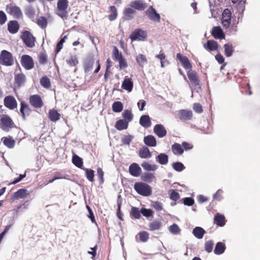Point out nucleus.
Masks as SVG:
<instances>
[{"instance_id": "nucleus-49", "label": "nucleus", "mask_w": 260, "mask_h": 260, "mask_svg": "<svg viewBox=\"0 0 260 260\" xmlns=\"http://www.w3.org/2000/svg\"><path fill=\"white\" fill-rule=\"evenodd\" d=\"M112 110L116 113H119L123 110V106L121 102L117 101L112 104Z\"/></svg>"}, {"instance_id": "nucleus-46", "label": "nucleus", "mask_w": 260, "mask_h": 260, "mask_svg": "<svg viewBox=\"0 0 260 260\" xmlns=\"http://www.w3.org/2000/svg\"><path fill=\"white\" fill-rule=\"evenodd\" d=\"M111 14L108 16V18L110 21L115 20L117 17V10L115 6H110L109 8Z\"/></svg>"}, {"instance_id": "nucleus-15", "label": "nucleus", "mask_w": 260, "mask_h": 260, "mask_svg": "<svg viewBox=\"0 0 260 260\" xmlns=\"http://www.w3.org/2000/svg\"><path fill=\"white\" fill-rule=\"evenodd\" d=\"M187 76L191 84L194 86L200 85V81L199 79L197 72L191 69L187 72Z\"/></svg>"}, {"instance_id": "nucleus-10", "label": "nucleus", "mask_w": 260, "mask_h": 260, "mask_svg": "<svg viewBox=\"0 0 260 260\" xmlns=\"http://www.w3.org/2000/svg\"><path fill=\"white\" fill-rule=\"evenodd\" d=\"M231 12L230 9L224 10L222 14V24L223 27L228 28L230 27L231 22Z\"/></svg>"}, {"instance_id": "nucleus-8", "label": "nucleus", "mask_w": 260, "mask_h": 260, "mask_svg": "<svg viewBox=\"0 0 260 260\" xmlns=\"http://www.w3.org/2000/svg\"><path fill=\"white\" fill-rule=\"evenodd\" d=\"M147 34L145 31L141 29H136L132 32L130 39L132 41H144L147 38Z\"/></svg>"}, {"instance_id": "nucleus-56", "label": "nucleus", "mask_w": 260, "mask_h": 260, "mask_svg": "<svg viewBox=\"0 0 260 260\" xmlns=\"http://www.w3.org/2000/svg\"><path fill=\"white\" fill-rule=\"evenodd\" d=\"M214 246L213 240H208L205 243V250L208 253L212 252Z\"/></svg>"}, {"instance_id": "nucleus-23", "label": "nucleus", "mask_w": 260, "mask_h": 260, "mask_svg": "<svg viewBox=\"0 0 260 260\" xmlns=\"http://www.w3.org/2000/svg\"><path fill=\"white\" fill-rule=\"evenodd\" d=\"M214 223L219 226H223L225 224V218L223 215L216 213L214 217Z\"/></svg>"}, {"instance_id": "nucleus-22", "label": "nucleus", "mask_w": 260, "mask_h": 260, "mask_svg": "<svg viewBox=\"0 0 260 260\" xmlns=\"http://www.w3.org/2000/svg\"><path fill=\"white\" fill-rule=\"evenodd\" d=\"M29 194L28 190L25 188H21L18 189L16 192H14L13 197L15 200L20 199H24Z\"/></svg>"}, {"instance_id": "nucleus-52", "label": "nucleus", "mask_w": 260, "mask_h": 260, "mask_svg": "<svg viewBox=\"0 0 260 260\" xmlns=\"http://www.w3.org/2000/svg\"><path fill=\"white\" fill-rule=\"evenodd\" d=\"M161 226V222L158 220H154L152 221V222L149 223V230L150 231H154L159 230Z\"/></svg>"}, {"instance_id": "nucleus-2", "label": "nucleus", "mask_w": 260, "mask_h": 260, "mask_svg": "<svg viewBox=\"0 0 260 260\" xmlns=\"http://www.w3.org/2000/svg\"><path fill=\"white\" fill-rule=\"evenodd\" d=\"M20 38L26 47L31 48L35 47L36 39L30 31L28 30L21 31Z\"/></svg>"}, {"instance_id": "nucleus-17", "label": "nucleus", "mask_w": 260, "mask_h": 260, "mask_svg": "<svg viewBox=\"0 0 260 260\" xmlns=\"http://www.w3.org/2000/svg\"><path fill=\"white\" fill-rule=\"evenodd\" d=\"M146 13L151 20L156 22L160 21V15L156 12L152 6H150L148 9V10L146 11Z\"/></svg>"}, {"instance_id": "nucleus-36", "label": "nucleus", "mask_w": 260, "mask_h": 260, "mask_svg": "<svg viewBox=\"0 0 260 260\" xmlns=\"http://www.w3.org/2000/svg\"><path fill=\"white\" fill-rule=\"evenodd\" d=\"M128 122L126 121L123 119H120L117 121L115 127L117 129L122 131L127 128L128 125Z\"/></svg>"}, {"instance_id": "nucleus-55", "label": "nucleus", "mask_w": 260, "mask_h": 260, "mask_svg": "<svg viewBox=\"0 0 260 260\" xmlns=\"http://www.w3.org/2000/svg\"><path fill=\"white\" fill-rule=\"evenodd\" d=\"M140 240L142 242H146L149 239V234L146 231H142L138 234Z\"/></svg>"}, {"instance_id": "nucleus-51", "label": "nucleus", "mask_w": 260, "mask_h": 260, "mask_svg": "<svg viewBox=\"0 0 260 260\" xmlns=\"http://www.w3.org/2000/svg\"><path fill=\"white\" fill-rule=\"evenodd\" d=\"M85 172V175L87 179L90 182L94 181V172L91 169L83 168Z\"/></svg>"}, {"instance_id": "nucleus-27", "label": "nucleus", "mask_w": 260, "mask_h": 260, "mask_svg": "<svg viewBox=\"0 0 260 260\" xmlns=\"http://www.w3.org/2000/svg\"><path fill=\"white\" fill-rule=\"evenodd\" d=\"M144 142L148 146L155 147L157 145L155 138L153 135H148L144 138Z\"/></svg>"}, {"instance_id": "nucleus-6", "label": "nucleus", "mask_w": 260, "mask_h": 260, "mask_svg": "<svg viewBox=\"0 0 260 260\" xmlns=\"http://www.w3.org/2000/svg\"><path fill=\"white\" fill-rule=\"evenodd\" d=\"M14 61L13 55L10 52L4 50L0 54V64L5 66H11Z\"/></svg>"}, {"instance_id": "nucleus-26", "label": "nucleus", "mask_w": 260, "mask_h": 260, "mask_svg": "<svg viewBox=\"0 0 260 260\" xmlns=\"http://www.w3.org/2000/svg\"><path fill=\"white\" fill-rule=\"evenodd\" d=\"M94 62L93 57H88L85 59L83 66L84 71L86 73H88L92 70Z\"/></svg>"}, {"instance_id": "nucleus-29", "label": "nucleus", "mask_w": 260, "mask_h": 260, "mask_svg": "<svg viewBox=\"0 0 260 260\" xmlns=\"http://www.w3.org/2000/svg\"><path fill=\"white\" fill-rule=\"evenodd\" d=\"M139 155L142 158H149L151 157L152 154L149 148L144 146L139 150Z\"/></svg>"}, {"instance_id": "nucleus-5", "label": "nucleus", "mask_w": 260, "mask_h": 260, "mask_svg": "<svg viewBox=\"0 0 260 260\" xmlns=\"http://www.w3.org/2000/svg\"><path fill=\"white\" fill-rule=\"evenodd\" d=\"M16 125L12 118L8 115H3L0 119V127L5 131H9L16 127Z\"/></svg>"}, {"instance_id": "nucleus-62", "label": "nucleus", "mask_w": 260, "mask_h": 260, "mask_svg": "<svg viewBox=\"0 0 260 260\" xmlns=\"http://www.w3.org/2000/svg\"><path fill=\"white\" fill-rule=\"evenodd\" d=\"M104 173L102 168H98L97 169V176L100 183H103L104 182Z\"/></svg>"}, {"instance_id": "nucleus-14", "label": "nucleus", "mask_w": 260, "mask_h": 260, "mask_svg": "<svg viewBox=\"0 0 260 260\" xmlns=\"http://www.w3.org/2000/svg\"><path fill=\"white\" fill-rule=\"evenodd\" d=\"M154 133L160 138L167 135V132L165 127L161 124H156L153 127Z\"/></svg>"}, {"instance_id": "nucleus-28", "label": "nucleus", "mask_w": 260, "mask_h": 260, "mask_svg": "<svg viewBox=\"0 0 260 260\" xmlns=\"http://www.w3.org/2000/svg\"><path fill=\"white\" fill-rule=\"evenodd\" d=\"M15 83L18 87L23 85L26 80V77L24 74L20 73L15 76Z\"/></svg>"}, {"instance_id": "nucleus-13", "label": "nucleus", "mask_w": 260, "mask_h": 260, "mask_svg": "<svg viewBox=\"0 0 260 260\" xmlns=\"http://www.w3.org/2000/svg\"><path fill=\"white\" fill-rule=\"evenodd\" d=\"M176 57L185 70H190L192 69V65L186 56H182L180 53H178L176 54Z\"/></svg>"}, {"instance_id": "nucleus-12", "label": "nucleus", "mask_w": 260, "mask_h": 260, "mask_svg": "<svg viewBox=\"0 0 260 260\" xmlns=\"http://www.w3.org/2000/svg\"><path fill=\"white\" fill-rule=\"evenodd\" d=\"M178 118L183 121H186L192 119L193 113L191 110H180L178 113Z\"/></svg>"}, {"instance_id": "nucleus-64", "label": "nucleus", "mask_w": 260, "mask_h": 260, "mask_svg": "<svg viewBox=\"0 0 260 260\" xmlns=\"http://www.w3.org/2000/svg\"><path fill=\"white\" fill-rule=\"evenodd\" d=\"M133 138V137L131 135L126 136L122 139L121 142L123 145H129Z\"/></svg>"}, {"instance_id": "nucleus-33", "label": "nucleus", "mask_w": 260, "mask_h": 260, "mask_svg": "<svg viewBox=\"0 0 260 260\" xmlns=\"http://www.w3.org/2000/svg\"><path fill=\"white\" fill-rule=\"evenodd\" d=\"M226 247L225 244L221 242H218L216 243L215 247L214 250V252L215 254L220 255L222 254L225 250Z\"/></svg>"}, {"instance_id": "nucleus-35", "label": "nucleus", "mask_w": 260, "mask_h": 260, "mask_svg": "<svg viewBox=\"0 0 260 260\" xmlns=\"http://www.w3.org/2000/svg\"><path fill=\"white\" fill-rule=\"evenodd\" d=\"M206 231L201 227L197 226L193 229L192 234L198 239H202Z\"/></svg>"}, {"instance_id": "nucleus-43", "label": "nucleus", "mask_w": 260, "mask_h": 260, "mask_svg": "<svg viewBox=\"0 0 260 260\" xmlns=\"http://www.w3.org/2000/svg\"><path fill=\"white\" fill-rule=\"evenodd\" d=\"M136 13L135 10L133 8H126L123 10V14L127 20L132 19L133 18V15Z\"/></svg>"}, {"instance_id": "nucleus-21", "label": "nucleus", "mask_w": 260, "mask_h": 260, "mask_svg": "<svg viewBox=\"0 0 260 260\" xmlns=\"http://www.w3.org/2000/svg\"><path fill=\"white\" fill-rule=\"evenodd\" d=\"M204 48L207 51L210 52L218 50L219 45L214 40H208L207 43L203 45Z\"/></svg>"}, {"instance_id": "nucleus-39", "label": "nucleus", "mask_w": 260, "mask_h": 260, "mask_svg": "<svg viewBox=\"0 0 260 260\" xmlns=\"http://www.w3.org/2000/svg\"><path fill=\"white\" fill-rule=\"evenodd\" d=\"M172 150L175 155H181L184 152V149L181 145L177 143H175L172 146Z\"/></svg>"}, {"instance_id": "nucleus-34", "label": "nucleus", "mask_w": 260, "mask_h": 260, "mask_svg": "<svg viewBox=\"0 0 260 260\" xmlns=\"http://www.w3.org/2000/svg\"><path fill=\"white\" fill-rule=\"evenodd\" d=\"M156 160L159 164L165 165L168 162L169 157L166 154L161 153L156 157Z\"/></svg>"}, {"instance_id": "nucleus-48", "label": "nucleus", "mask_w": 260, "mask_h": 260, "mask_svg": "<svg viewBox=\"0 0 260 260\" xmlns=\"http://www.w3.org/2000/svg\"><path fill=\"white\" fill-rule=\"evenodd\" d=\"M122 198L120 195H119L118 196L117 202V206H118V209L117 210V216L118 218L121 220H123L122 218V214L121 212V206L122 205Z\"/></svg>"}, {"instance_id": "nucleus-50", "label": "nucleus", "mask_w": 260, "mask_h": 260, "mask_svg": "<svg viewBox=\"0 0 260 260\" xmlns=\"http://www.w3.org/2000/svg\"><path fill=\"white\" fill-rule=\"evenodd\" d=\"M141 210L138 207H133L130 211V215L135 219H139L141 217Z\"/></svg>"}, {"instance_id": "nucleus-63", "label": "nucleus", "mask_w": 260, "mask_h": 260, "mask_svg": "<svg viewBox=\"0 0 260 260\" xmlns=\"http://www.w3.org/2000/svg\"><path fill=\"white\" fill-rule=\"evenodd\" d=\"M170 198L171 200L174 201H177L180 198V195L176 190H172L170 194Z\"/></svg>"}, {"instance_id": "nucleus-54", "label": "nucleus", "mask_w": 260, "mask_h": 260, "mask_svg": "<svg viewBox=\"0 0 260 260\" xmlns=\"http://www.w3.org/2000/svg\"><path fill=\"white\" fill-rule=\"evenodd\" d=\"M112 56L114 60L116 61L123 57L122 53L119 52L118 48L116 46L113 47Z\"/></svg>"}, {"instance_id": "nucleus-53", "label": "nucleus", "mask_w": 260, "mask_h": 260, "mask_svg": "<svg viewBox=\"0 0 260 260\" xmlns=\"http://www.w3.org/2000/svg\"><path fill=\"white\" fill-rule=\"evenodd\" d=\"M122 117H123L124 120L129 122L132 120L133 118V115L131 110H125L122 113Z\"/></svg>"}, {"instance_id": "nucleus-57", "label": "nucleus", "mask_w": 260, "mask_h": 260, "mask_svg": "<svg viewBox=\"0 0 260 260\" xmlns=\"http://www.w3.org/2000/svg\"><path fill=\"white\" fill-rule=\"evenodd\" d=\"M172 167L175 170L178 172H181L185 168L183 164L180 162H176L173 163Z\"/></svg>"}, {"instance_id": "nucleus-3", "label": "nucleus", "mask_w": 260, "mask_h": 260, "mask_svg": "<svg viewBox=\"0 0 260 260\" xmlns=\"http://www.w3.org/2000/svg\"><path fill=\"white\" fill-rule=\"evenodd\" d=\"M134 188L138 194L143 196H149L152 193L151 187L144 182H138L135 183Z\"/></svg>"}, {"instance_id": "nucleus-24", "label": "nucleus", "mask_w": 260, "mask_h": 260, "mask_svg": "<svg viewBox=\"0 0 260 260\" xmlns=\"http://www.w3.org/2000/svg\"><path fill=\"white\" fill-rule=\"evenodd\" d=\"M140 125L145 128H148L151 125V121L148 115H143L141 116L139 120Z\"/></svg>"}, {"instance_id": "nucleus-7", "label": "nucleus", "mask_w": 260, "mask_h": 260, "mask_svg": "<svg viewBox=\"0 0 260 260\" xmlns=\"http://www.w3.org/2000/svg\"><path fill=\"white\" fill-rule=\"evenodd\" d=\"M20 62L25 70H29L34 68L35 63L33 58L28 55H22Z\"/></svg>"}, {"instance_id": "nucleus-11", "label": "nucleus", "mask_w": 260, "mask_h": 260, "mask_svg": "<svg viewBox=\"0 0 260 260\" xmlns=\"http://www.w3.org/2000/svg\"><path fill=\"white\" fill-rule=\"evenodd\" d=\"M4 105L10 110H14L17 107V102L12 95L6 96L4 100Z\"/></svg>"}, {"instance_id": "nucleus-40", "label": "nucleus", "mask_w": 260, "mask_h": 260, "mask_svg": "<svg viewBox=\"0 0 260 260\" xmlns=\"http://www.w3.org/2000/svg\"><path fill=\"white\" fill-rule=\"evenodd\" d=\"M72 162L77 167L82 169L83 162L82 159L76 154H74L72 157Z\"/></svg>"}, {"instance_id": "nucleus-30", "label": "nucleus", "mask_w": 260, "mask_h": 260, "mask_svg": "<svg viewBox=\"0 0 260 260\" xmlns=\"http://www.w3.org/2000/svg\"><path fill=\"white\" fill-rule=\"evenodd\" d=\"M20 111L21 113L23 119H25V113L29 114L31 110L28 105L24 102H21L20 103Z\"/></svg>"}, {"instance_id": "nucleus-19", "label": "nucleus", "mask_w": 260, "mask_h": 260, "mask_svg": "<svg viewBox=\"0 0 260 260\" xmlns=\"http://www.w3.org/2000/svg\"><path fill=\"white\" fill-rule=\"evenodd\" d=\"M129 174L134 177H138L142 172L140 167L137 163H133L128 168Z\"/></svg>"}, {"instance_id": "nucleus-18", "label": "nucleus", "mask_w": 260, "mask_h": 260, "mask_svg": "<svg viewBox=\"0 0 260 260\" xmlns=\"http://www.w3.org/2000/svg\"><path fill=\"white\" fill-rule=\"evenodd\" d=\"M20 28V25L16 20H11L8 23V30L11 34H15L18 32Z\"/></svg>"}, {"instance_id": "nucleus-47", "label": "nucleus", "mask_w": 260, "mask_h": 260, "mask_svg": "<svg viewBox=\"0 0 260 260\" xmlns=\"http://www.w3.org/2000/svg\"><path fill=\"white\" fill-rule=\"evenodd\" d=\"M40 84L44 88L48 89L51 87V82L46 76L42 77L40 79Z\"/></svg>"}, {"instance_id": "nucleus-45", "label": "nucleus", "mask_w": 260, "mask_h": 260, "mask_svg": "<svg viewBox=\"0 0 260 260\" xmlns=\"http://www.w3.org/2000/svg\"><path fill=\"white\" fill-rule=\"evenodd\" d=\"M25 14L28 18H33L36 15V11L32 6H28L25 8Z\"/></svg>"}, {"instance_id": "nucleus-1", "label": "nucleus", "mask_w": 260, "mask_h": 260, "mask_svg": "<svg viewBox=\"0 0 260 260\" xmlns=\"http://www.w3.org/2000/svg\"><path fill=\"white\" fill-rule=\"evenodd\" d=\"M69 2L68 0H58L55 14L63 20L68 18Z\"/></svg>"}, {"instance_id": "nucleus-37", "label": "nucleus", "mask_w": 260, "mask_h": 260, "mask_svg": "<svg viewBox=\"0 0 260 260\" xmlns=\"http://www.w3.org/2000/svg\"><path fill=\"white\" fill-rule=\"evenodd\" d=\"M36 22L42 29H45L48 25L47 19L44 16H40L38 17L37 19Z\"/></svg>"}, {"instance_id": "nucleus-61", "label": "nucleus", "mask_w": 260, "mask_h": 260, "mask_svg": "<svg viewBox=\"0 0 260 260\" xmlns=\"http://www.w3.org/2000/svg\"><path fill=\"white\" fill-rule=\"evenodd\" d=\"M67 63L72 67H75L78 63V60L76 56H71L69 60H67Z\"/></svg>"}, {"instance_id": "nucleus-59", "label": "nucleus", "mask_w": 260, "mask_h": 260, "mask_svg": "<svg viewBox=\"0 0 260 260\" xmlns=\"http://www.w3.org/2000/svg\"><path fill=\"white\" fill-rule=\"evenodd\" d=\"M39 62L44 64L47 62V56L45 52H40L38 56Z\"/></svg>"}, {"instance_id": "nucleus-31", "label": "nucleus", "mask_w": 260, "mask_h": 260, "mask_svg": "<svg viewBox=\"0 0 260 260\" xmlns=\"http://www.w3.org/2000/svg\"><path fill=\"white\" fill-rule=\"evenodd\" d=\"M3 144L9 148H13L15 145V141L12 137H3Z\"/></svg>"}, {"instance_id": "nucleus-4", "label": "nucleus", "mask_w": 260, "mask_h": 260, "mask_svg": "<svg viewBox=\"0 0 260 260\" xmlns=\"http://www.w3.org/2000/svg\"><path fill=\"white\" fill-rule=\"evenodd\" d=\"M6 12L16 19H21L23 18V13L21 9L14 3H10L6 5Z\"/></svg>"}, {"instance_id": "nucleus-42", "label": "nucleus", "mask_w": 260, "mask_h": 260, "mask_svg": "<svg viewBox=\"0 0 260 260\" xmlns=\"http://www.w3.org/2000/svg\"><path fill=\"white\" fill-rule=\"evenodd\" d=\"M136 60L138 64L141 67H143L144 64L147 63L146 57L142 54H139L136 57Z\"/></svg>"}, {"instance_id": "nucleus-38", "label": "nucleus", "mask_w": 260, "mask_h": 260, "mask_svg": "<svg viewBox=\"0 0 260 260\" xmlns=\"http://www.w3.org/2000/svg\"><path fill=\"white\" fill-rule=\"evenodd\" d=\"M154 178V174L149 172L143 173L141 177V179L142 181L148 183L151 182Z\"/></svg>"}, {"instance_id": "nucleus-16", "label": "nucleus", "mask_w": 260, "mask_h": 260, "mask_svg": "<svg viewBox=\"0 0 260 260\" xmlns=\"http://www.w3.org/2000/svg\"><path fill=\"white\" fill-rule=\"evenodd\" d=\"M130 6L134 9L143 11L147 7V4L143 0H136L131 2Z\"/></svg>"}, {"instance_id": "nucleus-9", "label": "nucleus", "mask_w": 260, "mask_h": 260, "mask_svg": "<svg viewBox=\"0 0 260 260\" xmlns=\"http://www.w3.org/2000/svg\"><path fill=\"white\" fill-rule=\"evenodd\" d=\"M29 102L31 106L36 109L41 108L44 105L42 98L39 94L30 95L29 98Z\"/></svg>"}, {"instance_id": "nucleus-32", "label": "nucleus", "mask_w": 260, "mask_h": 260, "mask_svg": "<svg viewBox=\"0 0 260 260\" xmlns=\"http://www.w3.org/2000/svg\"><path fill=\"white\" fill-rule=\"evenodd\" d=\"M60 114L54 109L50 110L48 112V118L53 121L56 122L60 119Z\"/></svg>"}, {"instance_id": "nucleus-20", "label": "nucleus", "mask_w": 260, "mask_h": 260, "mask_svg": "<svg viewBox=\"0 0 260 260\" xmlns=\"http://www.w3.org/2000/svg\"><path fill=\"white\" fill-rule=\"evenodd\" d=\"M211 35L216 39L225 38V35L220 26H214L211 31Z\"/></svg>"}, {"instance_id": "nucleus-41", "label": "nucleus", "mask_w": 260, "mask_h": 260, "mask_svg": "<svg viewBox=\"0 0 260 260\" xmlns=\"http://www.w3.org/2000/svg\"><path fill=\"white\" fill-rule=\"evenodd\" d=\"M141 166L145 170L147 171H154L158 168V167L156 165H151L147 161H144L141 164Z\"/></svg>"}, {"instance_id": "nucleus-60", "label": "nucleus", "mask_w": 260, "mask_h": 260, "mask_svg": "<svg viewBox=\"0 0 260 260\" xmlns=\"http://www.w3.org/2000/svg\"><path fill=\"white\" fill-rule=\"evenodd\" d=\"M141 213L143 214V216L149 217L152 215L153 211L150 209L142 208L141 209Z\"/></svg>"}, {"instance_id": "nucleus-44", "label": "nucleus", "mask_w": 260, "mask_h": 260, "mask_svg": "<svg viewBox=\"0 0 260 260\" xmlns=\"http://www.w3.org/2000/svg\"><path fill=\"white\" fill-rule=\"evenodd\" d=\"M224 54L226 57L232 55L234 51L233 45L231 43H227L224 45Z\"/></svg>"}, {"instance_id": "nucleus-58", "label": "nucleus", "mask_w": 260, "mask_h": 260, "mask_svg": "<svg viewBox=\"0 0 260 260\" xmlns=\"http://www.w3.org/2000/svg\"><path fill=\"white\" fill-rule=\"evenodd\" d=\"M169 231L171 233L174 235L179 234L180 232L179 227L176 223H174L169 227Z\"/></svg>"}, {"instance_id": "nucleus-25", "label": "nucleus", "mask_w": 260, "mask_h": 260, "mask_svg": "<svg viewBox=\"0 0 260 260\" xmlns=\"http://www.w3.org/2000/svg\"><path fill=\"white\" fill-rule=\"evenodd\" d=\"M121 87L128 92H131L133 88V82L131 78L126 76L122 84Z\"/></svg>"}]
</instances>
